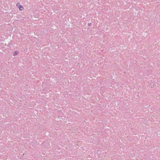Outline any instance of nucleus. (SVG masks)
Masks as SVG:
<instances>
[{
	"instance_id": "2",
	"label": "nucleus",
	"mask_w": 160,
	"mask_h": 160,
	"mask_svg": "<svg viewBox=\"0 0 160 160\" xmlns=\"http://www.w3.org/2000/svg\"><path fill=\"white\" fill-rule=\"evenodd\" d=\"M18 52L17 51H15L13 52V56H16L18 55Z\"/></svg>"
},
{
	"instance_id": "1",
	"label": "nucleus",
	"mask_w": 160,
	"mask_h": 160,
	"mask_svg": "<svg viewBox=\"0 0 160 160\" xmlns=\"http://www.w3.org/2000/svg\"><path fill=\"white\" fill-rule=\"evenodd\" d=\"M17 6L19 8L20 10L22 11L23 10V8L20 5V3H18L17 4Z\"/></svg>"
},
{
	"instance_id": "3",
	"label": "nucleus",
	"mask_w": 160,
	"mask_h": 160,
	"mask_svg": "<svg viewBox=\"0 0 160 160\" xmlns=\"http://www.w3.org/2000/svg\"><path fill=\"white\" fill-rule=\"evenodd\" d=\"M91 24V23H88V26H89Z\"/></svg>"
}]
</instances>
